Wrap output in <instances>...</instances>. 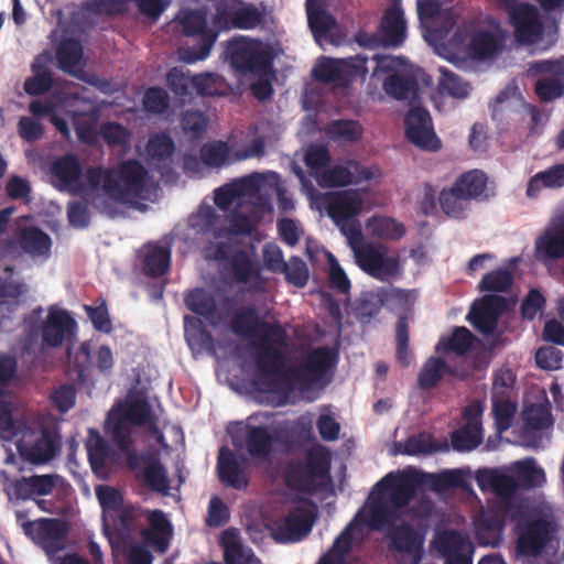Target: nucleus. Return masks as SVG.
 Returning <instances> with one entry per match:
<instances>
[{"instance_id":"a18cd8bd","label":"nucleus","mask_w":564,"mask_h":564,"mask_svg":"<svg viewBox=\"0 0 564 564\" xmlns=\"http://www.w3.org/2000/svg\"><path fill=\"white\" fill-rule=\"evenodd\" d=\"M51 172L61 183L70 185L79 180L82 165L75 154L67 153L55 159Z\"/></svg>"},{"instance_id":"de8ad7c7","label":"nucleus","mask_w":564,"mask_h":564,"mask_svg":"<svg viewBox=\"0 0 564 564\" xmlns=\"http://www.w3.org/2000/svg\"><path fill=\"white\" fill-rule=\"evenodd\" d=\"M484 440L482 426L464 424L451 434V443L455 451L469 452L478 447Z\"/></svg>"},{"instance_id":"79ce46f5","label":"nucleus","mask_w":564,"mask_h":564,"mask_svg":"<svg viewBox=\"0 0 564 564\" xmlns=\"http://www.w3.org/2000/svg\"><path fill=\"white\" fill-rule=\"evenodd\" d=\"M366 226L371 236L384 240H399L405 235L404 225L391 217L372 216Z\"/></svg>"},{"instance_id":"aec40b11","label":"nucleus","mask_w":564,"mask_h":564,"mask_svg":"<svg viewBox=\"0 0 564 564\" xmlns=\"http://www.w3.org/2000/svg\"><path fill=\"white\" fill-rule=\"evenodd\" d=\"M247 459L242 455L235 454L231 449L223 446L217 457V474L219 481L229 488L245 490L249 485L246 474Z\"/></svg>"},{"instance_id":"7c9ffc66","label":"nucleus","mask_w":564,"mask_h":564,"mask_svg":"<svg viewBox=\"0 0 564 564\" xmlns=\"http://www.w3.org/2000/svg\"><path fill=\"white\" fill-rule=\"evenodd\" d=\"M231 147L227 141L214 140L199 149V159L209 169L220 170L236 162Z\"/></svg>"},{"instance_id":"ea45409f","label":"nucleus","mask_w":564,"mask_h":564,"mask_svg":"<svg viewBox=\"0 0 564 564\" xmlns=\"http://www.w3.org/2000/svg\"><path fill=\"white\" fill-rule=\"evenodd\" d=\"M384 91L397 100L414 99L419 84L412 75L392 74L383 82Z\"/></svg>"},{"instance_id":"b1692460","label":"nucleus","mask_w":564,"mask_h":564,"mask_svg":"<svg viewBox=\"0 0 564 564\" xmlns=\"http://www.w3.org/2000/svg\"><path fill=\"white\" fill-rule=\"evenodd\" d=\"M323 182L329 187H341L358 184L372 178V173L357 161H348L346 165H334L322 175Z\"/></svg>"},{"instance_id":"680f3d73","label":"nucleus","mask_w":564,"mask_h":564,"mask_svg":"<svg viewBox=\"0 0 564 564\" xmlns=\"http://www.w3.org/2000/svg\"><path fill=\"white\" fill-rule=\"evenodd\" d=\"M34 75L24 82V90L30 96H40L47 93L53 86L51 72L37 64L32 65Z\"/></svg>"},{"instance_id":"2eb2a0df","label":"nucleus","mask_w":564,"mask_h":564,"mask_svg":"<svg viewBox=\"0 0 564 564\" xmlns=\"http://www.w3.org/2000/svg\"><path fill=\"white\" fill-rule=\"evenodd\" d=\"M404 130L406 139L416 148L437 152L442 148V141L434 131L432 117L424 107H412L404 117Z\"/></svg>"},{"instance_id":"393cba45","label":"nucleus","mask_w":564,"mask_h":564,"mask_svg":"<svg viewBox=\"0 0 564 564\" xmlns=\"http://www.w3.org/2000/svg\"><path fill=\"white\" fill-rule=\"evenodd\" d=\"M400 0H392V7L388 9L380 22L381 43L383 46L397 47L405 40L406 24Z\"/></svg>"},{"instance_id":"f3484780","label":"nucleus","mask_w":564,"mask_h":564,"mask_svg":"<svg viewBox=\"0 0 564 564\" xmlns=\"http://www.w3.org/2000/svg\"><path fill=\"white\" fill-rule=\"evenodd\" d=\"M508 14L519 43L534 44L541 39L543 23L536 7L529 2L512 1Z\"/></svg>"},{"instance_id":"6e6552de","label":"nucleus","mask_w":564,"mask_h":564,"mask_svg":"<svg viewBox=\"0 0 564 564\" xmlns=\"http://www.w3.org/2000/svg\"><path fill=\"white\" fill-rule=\"evenodd\" d=\"M318 200L347 240L360 239L361 226L356 217L361 210L362 200L357 192L325 193Z\"/></svg>"},{"instance_id":"09e8293b","label":"nucleus","mask_w":564,"mask_h":564,"mask_svg":"<svg viewBox=\"0 0 564 564\" xmlns=\"http://www.w3.org/2000/svg\"><path fill=\"white\" fill-rule=\"evenodd\" d=\"M312 74L321 83L347 84L341 59L322 57L314 66Z\"/></svg>"},{"instance_id":"e2e57ef3","label":"nucleus","mask_w":564,"mask_h":564,"mask_svg":"<svg viewBox=\"0 0 564 564\" xmlns=\"http://www.w3.org/2000/svg\"><path fill=\"white\" fill-rule=\"evenodd\" d=\"M513 283L512 273L507 269H498L486 273L479 282L480 292H506Z\"/></svg>"},{"instance_id":"cd10ccee","label":"nucleus","mask_w":564,"mask_h":564,"mask_svg":"<svg viewBox=\"0 0 564 564\" xmlns=\"http://www.w3.org/2000/svg\"><path fill=\"white\" fill-rule=\"evenodd\" d=\"M149 528L142 531V538L147 545L159 553H165L169 549L172 525L161 510L152 511L149 517Z\"/></svg>"},{"instance_id":"58836bf2","label":"nucleus","mask_w":564,"mask_h":564,"mask_svg":"<svg viewBox=\"0 0 564 564\" xmlns=\"http://www.w3.org/2000/svg\"><path fill=\"white\" fill-rule=\"evenodd\" d=\"M453 186L465 199H478L486 191L487 176L482 171L471 170L462 174Z\"/></svg>"},{"instance_id":"49530a36","label":"nucleus","mask_w":564,"mask_h":564,"mask_svg":"<svg viewBox=\"0 0 564 564\" xmlns=\"http://www.w3.org/2000/svg\"><path fill=\"white\" fill-rule=\"evenodd\" d=\"M249 184V180L242 177L216 188L214 192L216 206L223 212H228L235 199L247 193Z\"/></svg>"},{"instance_id":"a19ab883","label":"nucleus","mask_w":564,"mask_h":564,"mask_svg":"<svg viewBox=\"0 0 564 564\" xmlns=\"http://www.w3.org/2000/svg\"><path fill=\"white\" fill-rule=\"evenodd\" d=\"M137 478H141L145 486L154 491L166 495L170 489V479L167 471L159 458L154 457L142 469L141 474H137Z\"/></svg>"},{"instance_id":"a878e982","label":"nucleus","mask_w":564,"mask_h":564,"mask_svg":"<svg viewBox=\"0 0 564 564\" xmlns=\"http://www.w3.org/2000/svg\"><path fill=\"white\" fill-rule=\"evenodd\" d=\"M534 254L541 262L564 258V224L547 227L536 238Z\"/></svg>"},{"instance_id":"69168bd1","label":"nucleus","mask_w":564,"mask_h":564,"mask_svg":"<svg viewBox=\"0 0 564 564\" xmlns=\"http://www.w3.org/2000/svg\"><path fill=\"white\" fill-rule=\"evenodd\" d=\"M397 358L401 366L409 367L412 354L409 348V324L405 315L399 316L395 325Z\"/></svg>"},{"instance_id":"dca6fc26","label":"nucleus","mask_w":564,"mask_h":564,"mask_svg":"<svg viewBox=\"0 0 564 564\" xmlns=\"http://www.w3.org/2000/svg\"><path fill=\"white\" fill-rule=\"evenodd\" d=\"M34 540L44 550L48 560H54L61 551L66 549V540L69 532L67 522L57 518H42L35 522L24 524L26 533H32Z\"/></svg>"},{"instance_id":"2f4dec72","label":"nucleus","mask_w":564,"mask_h":564,"mask_svg":"<svg viewBox=\"0 0 564 564\" xmlns=\"http://www.w3.org/2000/svg\"><path fill=\"white\" fill-rule=\"evenodd\" d=\"M480 487L489 486L501 499H511L519 489L514 475H508L495 469L479 471L477 477Z\"/></svg>"},{"instance_id":"5fc2aeb1","label":"nucleus","mask_w":564,"mask_h":564,"mask_svg":"<svg viewBox=\"0 0 564 564\" xmlns=\"http://www.w3.org/2000/svg\"><path fill=\"white\" fill-rule=\"evenodd\" d=\"M325 132L334 141L355 142L361 138L362 128L355 120H334L326 126Z\"/></svg>"},{"instance_id":"1a4fd4ad","label":"nucleus","mask_w":564,"mask_h":564,"mask_svg":"<svg viewBox=\"0 0 564 564\" xmlns=\"http://www.w3.org/2000/svg\"><path fill=\"white\" fill-rule=\"evenodd\" d=\"M348 243L354 251L356 263L370 276L386 281L399 274V258L388 257L384 247L364 242L362 236L356 241L348 240Z\"/></svg>"},{"instance_id":"bb28decb","label":"nucleus","mask_w":564,"mask_h":564,"mask_svg":"<svg viewBox=\"0 0 564 564\" xmlns=\"http://www.w3.org/2000/svg\"><path fill=\"white\" fill-rule=\"evenodd\" d=\"M220 544L224 549L225 564H262L252 549L242 543L236 529L225 530Z\"/></svg>"},{"instance_id":"bf43d9fd","label":"nucleus","mask_w":564,"mask_h":564,"mask_svg":"<svg viewBox=\"0 0 564 564\" xmlns=\"http://www.w3.org/2000/svg\"><path fill=\"white\" fill-rule=\"evenodd\" d=\"M93 189L88 185V189L84 192L82 199L72 200L67 204V219L70 226L75 228H87L90 224V212L89 206L96 209L91 202L87 198L88 193Z\"/></svg>"},{"instance_id":"6e6d98bb","label":"nucleus","mask_w":564,"mask_h":564,"mask_svg":"<svg viewBox=\"0 0 564 564\" xmlns=\"http://www.w3.org/2000/svg\"><path fill=\"white\" fill-rule=\"evenodd\" d=\"M524 425L533 431H541L553 425L550 404L532 403L522 412Z\"/></svg>"},{"instance_id":"338daca9","label":"nucleus","mask_w":564,"mask_h":564,"mask_svg":"<svg viewBox=\"0 0 564 564\" xmlns=\"http://www.w3.org/2000/svg\"><path fill=\"white\" fill-rule=\"evenodd\" d=\"M289 283L296 288L306 285L310 276L306 263L300 257H291L281 270Z\"/></svg>"},{"instance_id":"0e129e2a","label":"nucleus","mask_w":564,"mask_h":564,"mask_svg":"<svg viewBox=\"0 0 564 564\" xmlns=\"http://www.w3.org/2000/svg\"><path fill=\"white\" fill-rule=\"evenodd\" d=\"M145 150L151 159L163 161L172 156L175 144L169 134L156 133L150 137Z\"/></svg>"},{"instance_id":"4468645a","label":"nucleus","mask_w":564,"mask_h":564,"mask_svg":"<svg viewBox=\"0 0 564 564\" xmlns=\"http://www.w3.org/2000/svg\"><path fill=\"white\" fill-rule=\"evenodd\" d=\"M226 53L230 65L241 74L262 75L270 67L268 53L245 37L229 41Z\"/></svg>"},{"instance_id":"a211bd4d","label":"nucleus","mask_w":564,"mask_h":564,"mask_svg":"<svg viewBox=\"0 0 564 564\" xmlns=\"http://www.w3.org/2000/svg\"><path fill=\"white\" fill-rule=\"evenodd\" d=\"M314 516L304 507L291 509L284 518L270 525L271 535L279 543H294L305 538L312 530Z\"/></svg>"},{"instance_id":"72a5a7b5","label":"nucleus","mask_w":564,"mask_h":564,"mask_svg":"<svg viewBox=\"0 0 564 564\" xmlns=\"http://www.w3.org/2000/svg\"><path fill=\"white\" fill-rule=\"evenodd\" d=\"M85 447L93 471L97 475L104 473L112 453L108 442L97 430L89 429Z\"/></svg>"},{"instance_id":"4c0bfd02","label":"nucleus","mask_w":564,"mask_h":564,"mask_svg":"<svg viewBox=\"0 0 564 564\" xmlns=\"http://www.w3.org/2000/svg\"><path fill=\"white\" fill-rule=\"evenodd\" d=\"M359 524L352 519L335 539L330 550L319 560L321 563L344 564L346 556L350 553L354 543L355 532Z\"/></svg>"},{"instance_id":"c9c22d12","label":"nucleus","mask_w":564,"mask_h":564,"mask_svg":"<svg viewBox=\"0 0 564 564\" xmlns=\"http://www.w3.org/2000/svg\"><path fill=\"white\" fill-rule=\"evenodd\" d=\"M327 2L322 0H306V14L308 26L315 37L325 36L336 26L335 18L324 7Z\"/></svg>"},{"instance_id":"052dcab7","label":"nucleus","mask_w":564,"mask_h":564,"mask_svg":"<svg viewBox=\"0 0 564 564\" xmlns=\"http://www.w3.org/2000/svg\"><path fill=\"white\" fill-rule=\"evenodd\" d=\"M440 206L442 210L452 218L455 219H464L466 217V208L467 205L465 202V197H463L458 192L454 191V186L446 189L444 188L440 193Z\"/></svg>"},{"instance_id":"c756f323","label":"nucleus","mask_w":564,"mask_h":564,"mask_svg":"<svg viewBox=\"0 0 564 564\" xmlns=\"http://www.w3.org/2000/svg\"><path fill=\"white\" fill-rule=\"evenodd\" d=\"M228 261H230V268L236 282L247 284L257 280L258 283H254L252 289L262 290L261 271L254 265L246 250H237Z\"/></svg>"},{"instance_id":"473e14b6","label":"nucleus","mask_w":564,"mask_h":564,"mask_svg":"<svg viewBox=\"0 0 564 564\" xmlns=\"http://www.w3.org/2000/svg\"><path fill=\"white\" fill-rule=\"evenodd\" d=\"M476 337L465 326L455 327L448 337H442L435 350L438 354L466 356L474 347Z\"/></svg>"},{"instance_id":"603ef678","label":"nucleus","mask_w":564,"mask_h":564,"mask_svg":"<svg viewBox=\"0 0 564 564\" xmlns=\"http://www.w3.org/2000/svg\"><path fill=\"white\" fill-rule=\"evenodd\" d=\"M106 427L110 432L111 440L120 452H126L132 446L131 426L126 420L110 411L106 421Z\"/></svg>"},{"instance_id":"7ed1b4c3","label":"nucleus","mask_w":564,"mask_h":564,"mask_svg":"<svg viewBox=\"0 0 564 564\" xmlns=\"http://www.w3.org/2000/svg\"><path fill=\"white\" fill-rule=\"evenodd\" d=\"M147 169L137 160H127L118 167L93 166L86 172L87 184L91 187L87 198L100 214L115 217L117 204L133 203L145 198Z\"/></svg>"},{"instance_id":"3c124183","label":"nucleus","mask_w":564,"mask_h":564,"mask_svg":"<svg viewBox=\"0 0 564 564\" xmlns=\"http://www.w3.org/2000/svg\"><path fill=\"white\" fill-rule=\"evenodd\" d=\"M111 411L116 412L120 417L135 426L144 425L151 416L150 405L142 399H135L131 402L119 404Z\"/></svg>"},{"instance_id":"4be33fe9","label":"nucleus","mask_w":564,"mask_h":564,"mask_svg":"<svg viewBox=\"0 0 564 564\" xmlns=\"http://www.w3.org/2000/svg\"><path fill=\"white\" fill-rule=\"evenodd\" d=\"M445 373L458 379L468 377L465 368L451 366L441 357H430L419 372L417 384L423 390L435 388Z\"/></svg>"},{"instance_id":"f03ea898","label":"nucleus","mask_w":564,"mask_h":564,"mask_svg":"<svg viewBox=\"0 0 564 564\" xmlns=\"http://www.w3.org/2000/svg\"><path fill=\"white\" fill-rule=\"evenodd\" d=\"M272 340L257 345L254 362L264 376H275L269 382H261V391L279 393L284 401L294 392L310 391L315 384H326L327 373L333 366L334 355L327 347H318L307 352L295 367H290L280 373L285 366L284 354L270 344Z\"/></svg>"},{"instance_id":"412c9836","label":"nucleus","mask_w":564,"mask_h":564,"mask_svg":"<svg viewBox=\"0 0 564 564\" xmlns=\"http://www.w3.org/2000/svg\"><path fill=\"white\" fill-rule=\"evenodd\" d=\"M437 547L445 558V564H473L474 544L458 531L449 530L442 533Z\"/></svg>"},{"instance_id":"e433bc0d","label":"nucleus","mask_w":564,"mask_h":564,"mask_svg":"<svg viewBox=\"0 0 564 564\" xmlns=\"http://www.w3.org/2000/svg\"><path fill=\"white\" fill-rule=\"evenodd\" d=\"M273 436L265 426H248L245 445L248 454L257 459H267L273 446Z\"/></svg>"},{"instance_id":"13d9d810","label":"nucleus","mask_w":564,"mask_h":564,"mask_svg":"<svg viewBox=\"0 0 564 564\" xmlns=\"http://www.w3.org/2000/svg\"><path fill=\"white\" fill-rule=\"evenodd\" d=\"M166 84L182 104L191 100L194 89V76H189L174 67L166 74Z\"/></svg>"},{"instance_id":"5701e85b","label":"nucleus","mask_w":564,"mask_h":564,"mask_svg":"<svg viewBox=\"0 0 564 564\" xmlns=\"http://www.w3.org/2000/svg\"><path fill=\"white\" fill-rule=\"evenodd\" d=\"M184 304L188 311L204 317L213 326L223 321L214 293L204 288L189 290L184 295Z\"/></svg>"},{"instance_id":"39448f33","label":"nucleus","mask_w":564,"mask_h":564,"mask_svg":"<svg viewBox=\"0 0 564 564\" xmlns=\"http://www.w3.org/2000/svg\"><path fill=\"white\" fill-rule=\"evenodd\" d=\"M558 524L546 514H529L517 525V553L523 557L536 558L555 552L560 546Z\"/></svg>"},{"instance_id":"f704fd0d","label":"nucleus","mask_w":564,"mask_h":564,"mask_svg":"<svg viewBox=\"0 0 564 564\" xmlns=\"http://www.w3.org/2000/svg\"><path fill=\"white\" fill-rule=\"evenodd\" d=\"M171 250L166 246L149 243L142 259L143 273L151 278L164 275L170 270Z\"/></svg>"},{"instance_id":"37998d69","label":"nucleus","mask_w":564,"mask_h":564,"mask_svg":"<svg viewBox=\"0 0 564 564\" xmlns=\"http://www.w3.org/2000/svg\"><path fill=\"white\" fill-rule=\"evenodd\" d=\"M185 339L192 350L200 351L213 345V336L197 317H184Z\"/></svg>"},{"instance_id":"c85d7f7f","label":"nucleus","mask_w":564,"mask_h":564,"mask_svg":"<svg viewBox=\"0 0 564 564\" xmlns=\"http://www.w3.org/2000/svg\"><path fill=\"white\" fill-rule=\"evenodd\" d=\"M501 47V40L490 31L479 30L473 33L467 45V55L474 61H486L494 57Z\"/></svg>"},{"instance_id":"f257e3e1","label":"nucleus","mask_w":564,"mask_h":564,"mask_svg":"<svg viewBox=\"0 0 564 564\" xmlns=\"http://www.w3.org/2000/svg\"><path fill=\"white\" fill-rule=\"evenodd\" d=\"M265 9L243 0H217L208 20L207 8L181 10L175 21L184 36L194 43L182 50V58L195 63L207 58L220 33L254 30L264 22Z\"/></svg>"},{"instance_id":"6ab92c4d","label":"nucleus","mask_w":564,"mask_h":564,"mask_svg":"<svg viewBox=\"0 0 564 564\" xmlns=\"http://www.w3.org/2000/svg\"><path fill=\"white\" fill-rule=\"evenodd\" d=\"M52 246L50 235L35 225L21 227L13 238L6 241L8 250H19L32 259L50 258Z\"/></svg>"},{"instance_id":"864d4df0","label":"nucleus","mask_w":564,"mask_h":564,"mask_svg":"<svg viewBox=\"0 0 564 564\" xmlns=\"http://www.w3.org/2000/svg\"><path fill=\"white\" fill-rule=\"evenodd\" d=\"M438 90L442 95H448L454 98H466L470 86L462 77L442 66L438 68Z\"/></svg>"},{"instance_id":"20e7f679","label":"nucleus","mask_w":564,"mask_h":564,"mask_svg":"<svg viewBox=\"0 0 564 564\" xmlns=\"http://www.w3.org/2000/svg\"><path fill=\"white\" fill-rule=\"evenodd\" d=\"M416 480L409 475H386L375 486L366 513L358 511L354 520L366 524L371 531L388 530L395 524L400 510L408 507L414 498Z\"/></svg>"},{"instance_id":"9d476101","label":"nucleus","mask_w":564,"mask_h":564,"mask_svg":"<svg viewBox=\"0 0 564 564\" xmlns=\"http://www.w3.org/2000/svg\"><path fill=\"white\" fill-rule=\"evenodd\" d=\"M230 328L238 336H258L261 340H272L276 345H284L286 334L279 323L261 322L253 305L239 307L230 318Z\"/></svg>"},{"instance_id":"ddd939ff","label":"nucleus","mask_w":564,"mask_h":564,"mask_svg":"<svg viewBox=\"0 0 564 564\" xmlns=\"http://www.w3.org/2000/svg\"><path fill=\"white\" fill-rule=\"evenodd\" d=\"M426 533V527L402 521L387 532L389 549L408 556L410 564H420L424 555Z\"/></svg>"},{"instance_id":"9b49d317","label":"nucleus","mask_w":564,"mask_h":564,"mask_svg":"<svg viewBox=\"0 0 564 564\" xmlns=\"http://www.w3.org/2000/svg\"><path fill=\"white\" fill-rule=\"evenodd\" d=\"M62 446V436L55 429L42 427L30 431L17 443L20 456L33 464L42 465L55 458Z\"/></svg>"},{"instance_id":"f8f14e48","label":"nucleus","mask_w":564,"mask_h":564,"mask_svg":"<svg viewBox=\"0 0 564 564\" xmlns=\"http://www.w3.org/2000/svg\"><path fill=\"white\" fill-rule=\"evenodd\" d=\"M527 75H547L538 79L534 85V91L542 102L553 101L564 95V57L531 62L528 64Z\"/></svg>"},{"instance_id":"774afa93","label":"nucleus","mask_w":564,"mask_h":564,"mask_svg":"<svg viewBox=\"0 0 564 564\" xmlns=\"http://www.w3.org/2000/svg\"><path fill=\"white\" fill-rule=\"evenodd\" d=\"M169 95L161 87H150L145 90L142 99L143 109L149 113L161 115L169 108Z\"/></svg>"},{"instance_id":"0eeeda50","label":"nucleus","mask_w":564,"mask_h":564,"mask_svg":"<svg viewBox=\"0 0 564 564\" xmlns=\"http://www.w3.org/2000/svg\"><path fill=\"white\" fill-rule=\"evenodd\" d=\"M44 310L39 306L23 318L30 338L41 335L42 344L47 347H59L74 334L76 322L65 310L51 307L45 322L42 321Z\"/></svg>"},{"instance_id":"423d86ee","label":"nucleus","mask_w":564,"mask_h":564,"mask_svg":"<svg viewBox=\"0 0 564 564\" xmlns=\"http://www.w3.org/2000/svg\"><path fill=\"white\" fill-rule=\"evenodd\" d=\"M330 455L323 445H315L304 454V459L290 460L283 470L284 482L294 491L313 495L318 489V480L329 477Z\"/></svg>"},{"instance_id":"4d7b16f0","label":"nucleus","mask_w":564,"mask_h":564,"mask_svg":"<svg viewBox=\"0 0 564 564\" xmlns=\"http://www.w3.org/2000/svg\"><path fill=\"white\" fill-rule=\"evenodd\" d=\"M228 227L214 228L213 235L216 239L225 238L229 235L246 236L252 231V224L250 218L238 210L237 208L231 210L227 215Z\"/></svg>"},{"instance_id":"c03bdc74","label":"nucleus","mask_w":564,"mask_h":564,"mask_svg":"<svg viewBox=\"0 0 564 564\" xmlns=\"http://www.w3.org/2000/svg\"><path fill=\"white\" fill-rule=\"evenodd\" d=\"M514 476L519 489L536 488L545 481L544 470L535 464L533 458L518 462L514 468Z\"/></svg>"},{"instance_id":"8fccbe9b","label":"nucleus","mask_w":564,"mask_h":564,"mask_svg":"<svg viewBox=\"0 0 564 564\" xmlns=\"http://www.w3.org/2000/svg\"><path fill=\"white\" fill-rule=\"evenodd\" d=\"M83 57V46L77 40L63 41L56 50L58 67L67 74H73Z\"/></svg>"}]
</instances>
